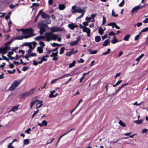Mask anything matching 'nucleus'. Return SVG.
<instances>
[{"instance_id":"30","label":"nucleus","mask_w":148,"mask_h":148,"mask_svg":"<svg viewBox=\"0 0 148 148\" xmlns=\"http://www.w3.org/2000/svg\"><path fill=\"white\" fill-rule=\"evenodd\" d=\"M73 54H74V53H73V51H70L67 52L66 53V55L70 57L71 55Z\"/></svg>"},{"instance_id":"1","label":"nucleus","mask_w":148,"mask_h":148,"mask_svg":"<svg viewBox=\"0 0 148 148\" xmlns=\"http://www.w3.org/2000/svg\"><path fill=\"white\" fill-rule=\"evenodd\" d=\"M45 34L47 35V37H49V38L46 40L47 42H49L52 40H56L58 37V35L51 33V32H46L45 33Z\"/></svg>"},{"instance_id":"41","label":"nucleus","mask_w":148,"mask_h":148,"mask_svg":"<svg viewBox=\"0 0 148 148\" xmlns=\"http://www.w3.org/2000/svg\"><path fill=\"white\" fill-rule=\"evenodd\" d=\"M112 16L115 17H116L118 16V14H115V12L113 10H112Z\"/></svg>"},{"instance_id":"21","label":"nucleus","mask_w":148,"mask_h":148,"mask_svg":"<svg viewBox=\"0 0 148 148\" xmlns=\"http://www.w3.org/2000/svg\"><path fill=\"white\" fill-rule=\"evenodd\" d=\"M69 74L68 73V74H66L65 75H62V76H61L60 77H59L58 78H57V79L58 80H59L60 79H62L66 77H68L69 76Z\"/></svg>"},{"instance_id":"46","label":"nucleus","mask_w":148,"mask_h":148,"mask_svg":"<svg viewBox=\"0 0 148 148\" xmlns=\"http://www.w3.org/2000/svg\"><path fill=\"white\" fill-rule=\"evenodd\" d=\"M14 53V52L12 51H9L8 53V54H7V56H8L9 58L10 57V56L12 55Z\"/></svg>"},{"instance_id":"45","label":"nucleus","mask_w":148,"mask_h":148,"mask_svg":"<svg viewBox=\"0 0 148 148\" xmlns=\"http://www.w3.org/2000/svg\"><path fill=\"white\" fill-rule=\"evenodd\" d=\"M13 41H14V39H12L10 41H8V42H6V43H5V45H9V44H11V43H12V42H13Z\"/></svg>"},{"instance_id":"6","label":"nucleus","mask_w":148,"mask_h":148,"mask_svg":"<svg viewBox=\"0 0 148 148\" xmlns=\"http://www.w3.org/2000/svg\"><path fill=\"white\" fill-rule=\"evenodd\" d=\"M50 29L51 31L49 32H51V33H53L55 32L60 31L62 30V29L61 28L56 26H53L51 27L50 28Z\"/></svg>"},{"instance_id":"57","label":"nucleus","mask_w":148,"mask_h":148,"mask_svg":"<svg viewBox=\"0 0 148 148\" xmlns=\"http://www.w3.org/2000/svg\"><path fill=\"white\" fill-rule=\"evenodd\" d=\"M30 58L29 57V56L27 55H26L25 56H23V58H25L27 59V60L28 61L29 60L28 58Z\"/></svg>"},{"instance_id":"52","label":"nucleus","mask_w":148,"mask_h":148,"mask_svg":"<svg viewBox=\"0 0 148 148\" xmlns=\"http://www.w3.org/2000/svg\"><path fill=\"white\" fill-rule=\"evenodd\" d=\"M33 64L34 65L37 66L38 64V62L36 61L35 60H33Z\"/></svg>"},{"instance_id":"54","label":"nucleus","mask_w":148,"mask_h":148,"mask_svg":"<svg viewBox=\"0 0 148 148\" xmlns=\"http://www.w3.org/2000/svg\"><path fill=\"white\" fill-rule=\"evenodd\" d=\"M41 36V40H44L46 38V39H47L48 37H47V35L45 34V33L44 34V36Z\"/></svg>"},{"instance_id":"38","label":"nucleus","mask_w":148,"mask_h":148,"mask_svg":"<svg viewBox=\"0 0 148 148\" xmlns=\"http://www.w3.org/2000/svg\"><path fill=\"white\" fill-rule=\"evenodd\" d=\"M110 48H108L107 49V51L105 52L102 54V55H106L108 54L110 51Z\"/></svg>"},{"instance_id":"10","label":"nucleus","mask_w":148,"mask_h":148,"mask_svg":"<svg viewBox=\"0 0 148 148\" xmlns=\"http://www.w3.org/2000/svg\"><path fill=\"white\" fill-rule=\"evenodd\" d=\"M68 27L71 30H73L75 28L78 27V26L76 25H75L73 23L69 24L68 25Z\"/></svg>"},{"instance_id":"50","label":"nucleus","mask_w":148,"mask_h":148,"mask_svg":"<svg viewBox=\"0 0 148 148\" xmlns=\"http://www.w3.org/2000/svg\"><path fill=\"white\" fill-rule=\"evenodd\" d=\"M108 35L110 36H112L115 35H116V34L114 33L113 32L111 31L109 33Z\"/></svg>"},{"instance_id":"61","label":"nucleus","mask_w":148,"mask_h":148,"mask_svg":"<svg viewBox=\"0 0 148 148\" xmlns=\"http://www.w3.org/2000/svg\"><path fill=\"white\" fill-rule=\"evenodd\" d=\"M143 22L144 23H148V18H146L143 21Z\"/></svg>"},{"instance_id":"59","label":"nucleus","mask_w":148,"mask_h":148,"mask_svg":"<svg viewBox=\"0 0 148 148\" xmlns=\"http://www.w3.org/2000/svg\"><path fill=\"white\" fill-rule=\"evenodd\" d=\"M41 36H38L37 37H36L35 38V39L36 40H41Z\"/></svg>"},{"instance_id":"28","label":"nucleus","mask_w":148,"mask_h":148,"mask_svg":"<svg viewBox=\"0 0 148 148\" xmlns=\"http://www.w3.org/2000/svg\"><path fill=\"white\" fill-rule=\"evenodd\" d=\"M29 139H25L23 140V143L25 145H27L29 144Z\"/></svg>"},{"instance_id":"32","label":"nucleus","mask_w":148,"mask_h":148,"mask_svg":"<svg viewBox=\"0 0 148 148\" xmlns=\"http://www.w3.org/2000/svg\"><path fill=\"white\" fill-rule=\"evenodd\" d=\"M27 55L29 56V57H31L32 56H37V54L35 53H32L27 54Z\"/></svg>"},{"instance_id":"36","label":"nucleus","mask_w":148,"mask_h":148,"mask_svg":"<svg viewBox=\"0 0 148 148\" xmlns=\"http://www.w3.org/2000/svg\"><path fill=\"white\" fill-rule=\"evenodd\" d=\"M99 33L100 35H102L103 33V29H102V28L101 27H99Z\"/></svg>"},{"instance_id":"19","label":"nucleus","mask_w":148,"mask_h":148,"mask_svg":"<svg viewBox=\"0 0 148 148\" xmlns=\"http://www.w3.org/2000/svg\"><path fill=\"white\" fill-rule=\"evenodd\" d=\"M37 51L38 52L40 53H41L43 52L42 48L41 47H37Z\"/></svg>"},{"instance_id":"27","label":"nucleus","mask_w":148,"mask_h":148,"mask_svg":"<svg viewBox=\"0 0 148 148\" xmlns=\"http://www.w3.org/2000/svg\"><path fill=\"white\" fill-rule=\"evenodd\" d=\"M76 62L75 60H73L72 63L71 64H69V68H71L73 66H74Z\"/></svg>"},{"instance_id":"11","label":"nucleus","mask_w":148,"mask_h":148,"mask_svg":"<svg viewBox=\"0 0 148 148\" xmlns=\"http://www.w3.org/2000/svg\"><path fill=\"white\" fill-rule=\"evenodd\" d=\"M41 16L43 19H45L46 18L49 19L50 18V16L49 15L43 12H42Z\"/></svg>"},{"instance_id":"42","label":"nucleus","mask_w":148,"mask_h":148,"mask_svg":"<svg viewBox=\"0 0 148 148\" xmlns=\"http://www.w3.org/2000/svg\"><path fill=\"white\" fill-rule=\"evenodd\" d=\"M38 101L39 100L38 99L34 100V99H33L32 100L31 103L34 105L35 104H36L37 102H38Z\"/></svg>"},{"instance_id":"63","label":"nucleus","mask_w":148,"mask_h":148,"mask_svg":"<svg viewBox=\"0 0 148 148\" xmlns=\"http://www.w3.org/2000/svg\"><path fill=\"white\" fill-rule=\"evenodd\" d=\"M107 37V34H105L104 36H102V38L103 40H104L105 38Z\"/></svg>"},{"instance_id":"56","label":"nucleus","mask_w":148,"mask_h":148,"mask_svg":"<svg viewBox=\"0 0 148 148\" xmlns=\"http://www.w3.org/2000/svg\"><path fill=\"white\" fill-rule=\"evenodd\" d=\"M2 56L4 59L6 60L8 62L9 61V59L7 57L3 56V55Z\"/></svg>"},{"instance_id":"34","label":"nucleus","mask_w":148,"mask_h":148,"mask_svg":"<svg viewBox=\"0 0 148 148\" xmlns=\"http://www.w3.org/2000/svg\"><path fill=\"white\" fill-rule=\"evenodd\" d=\"M78 43V42H77V41H76V40L70 43V45L71 46H73L75 45H76V44Z\"/></svg>"},{"instance_id":"13","label":"nucleus","mask_w":148,"mask_h":148,"mask_svg":"<svg viewBox=\"0 0 148 148\" xmlns=\"http://www.w3.org/2000/svg\"><path fill=\"white\" fill-rule=\"evenodd\" d=\"M65 8L64 4H60L58 5V8L60 10H64Z\"/></svg>"},{"instance_id":"49","label":"nucleus","mask_w":148,"mask_h":148,"mask_svg":"<svg viewBox=\"0 0 148 148\" xmlns=\"http://www.w3.org/2000/svg\"><path fill=\"white\" fill-rule=\"evenodd\" d=\"M29 68V67L25 66L23 68L22 71H25L27 70Z\"/></svg>"},{"instance_id":"8","label":"nucleus","mask_w":148,"mask_h":148,"mask_svg":"<svg viewBox=\"0 0 148 148\" xmlns=\"http://www.w3.org/2000/svg\"><path fill=\"white\" fill-rule=\"evenodd\" d=\"M83 32L86 33L87 34V36L88 37H90V30L89 28L85 27L84 28H83Z\"/></svg>"},{"instance_id":"4","label":"nucleus","mask_w":148,"mask_h":148,"mask_svg":"<svg viewBox=\"0 0 148 148\" xmlns=\"http://www.w3.org/2000/svg\"><path fill=\"white\" fill-rule=\"evenodd\" d=\"M27 34L28 35H25L24 36H17L16 37L14 38V39L15 40H22L23 38L27 39L35 35V34Z\"/></svg>"},{"instance_id":"22","label":"nucleus","mask_w":148,"mask_h":148,"mask_svg":"<svg viewBox=\"0 0 148 148\" xmlns=\"http://www.w3.org/2000/svg\"><path fill=\"white\" fill-rule=\"evenodd\" d=\"M130 37V34H127L124 37V38H123V40L126 41H128L129 40Z\"/></svg>"},{"instance_id":"5","label":"nucleus","mask_w":148,"mask_h":148,"mask_svg":"<svg viewBox=\"0 0 148 148\" xmlns=\"http://www.w3.org/2000/svg\"><path fill=\"white\" fill-rule=\"evenodd\" d=\"M143 6L138 5L133 8L132 10L131 14L132 16L135 12H137L138 10L142 8Z\"/></svg>"},{"instance_id":"48","label":"nucleus","mask_w":148,"mask_h":148,"mask_svg":"<svg viewBox=\"0 0 148 148\" xmlns=\"http://www.w3.org/2000/svg\"><path fill=\"white\" fill-rule=\"evenodd\" d=\"M30 44V43L28 42H25L23 43L21 45L22 47H24L25 46H29V44Z\"/></svg>"},{"instance_id":"39","label":"nucleus","mask_w":148,"mask_h":148,"mask_svg":"<svg viewBox=\"0 0 148 148\" xmlns=\"http://www.w3.org/2000/svg\"><path fill=\"white\" fill-rule=\"evenodd\" d=\"M56 92V90H54L53 91H50V94H49V97L50 98H51V96H52L53 95V94L55 93Z\"/></svg>"},{"instance_id":"35","label":"nucleus","mask_w":148,"mask_h":148,"mask_svg":"<svg viewBox=\"0 0 148 148\" xmlns=\"http://www.w3.org/2000/svg\"><path fill=\"white\" fill-rule=\"evenodd\" d=\"M85 10H84L83 12H82V13H81L82 14L80 16L77 17L76 18V20H77L78 19H80L83 16L84 14V12H85Z\"/></svg>"},{"instance_id":"60","label":"nucleus","mask_w":148,"mask_h":148,"mask_svg":"<svg viewBox=\"0 0 148 148\" xmlns=\"http://www.w3.org/2000/svg\"><path fill=\"white\" fill-rule=\"evenodd\" d=\"M31 129L30 128H28L27 130H26L25 132L27 133L28 134H29L30 133L29 131H31Z\"/></svg>"},{"instance_id":"9","label":"nucleus","mask_w":148,"mask_h":148,"mask_svg":"<svg viewBox=\"0 0 148 148\" xmlns=\"http://www.w3.org/2000/svg\"><path fill=\"white\" fill-rule=\"evenodd\" d=\"M83 11L82 9H81L80 7H78L77 9H75L74 10H73L72 11V13H82V12Z\"/></svg>"},{"instance_id":"51","label":"nucleus","mask_w":148,"mask_h":148,"mask_svg":"<svg viewBox=\"0 0 148 148\" xmlns=\"http://www.w3.org/2000/svg\"><path fill=\"white\" fill-rule=\"evenodd\" d=\"M148 31V27H146L141 30V32H147Z\"/></svg>"},{"instance_id":"24","label":"nucleus","mask_w":148,"mask_h":148,"mask_svg":"<svg viewBox=\"0 0 148 148\" xmlns=\"http://www.w3.org/2000/svg\"><path fill=\"white\" fill-rule=\"evenodd\" d=\"M119 42L118 40L116 38L115 36H114L113 37V39L111 41V42L113 44H115Z\"/></svg>"},{"instance_id":"25","label":"nucleus","mask_w":148,"mask_h":148,"mask_svg":"<svg viewBox=\"0 0 148 148\" xmlns=\"http://www.w3.org/2000/svg\"><path fill=\"white\" fill-rule=\"evenodd\" d=\"M19 105L13 107L11 110V111L14 112L16 110H18V108Z\"/></svg>"},{"instance_id":"17","label":"nucleus","mask_w":148,"mask_h":148,"mask_svg":"<svg viewBox=\"0 0 148 148\" xmlns=\"http://www.w3.org/2000/svg\"><path fill=\"white\" fill-rule=\"evenodd\" d=\"M51 23V21L49 19L45 20L43 21L42 22V23H45V24H48L50 23Z\"/></svg>"},{"instance_id":"53","label":"nucleus","mask_w":148,"mask_h":148,"mask_svg":"<svg viewBox=\"0 0 148 148\" xmlns=\"http://www.w3.org/2000/svg\"><path fill=\"white\" fill-rule=\"evenodd\" d=\"M103 20L102 21V25H104L106 22V17H104V16H103Z\"/></svg>"},{"instance_id":"40","label":"nucleus","mask_w":148,"mask_h":148,"mask_svg":"<svg viewBox=\"0 0 148 148\" xmlns=\"http://www.w3.org/2000/svg\"><path fill=\"white\" fill-rule=\"evenodd\" d=\"M39 112V110L38 109H37L36 111H34L32 116V118H33L35 116V115Z\"/></svg>"},{"instance_id":"62","label":"nucleus","mask_w":148,"mask_h":148,"mask_svg":"<svg viewBox=\"0 0 148 148\" xmlns=\"http://www.w3.org/2000/svg\"><path fill=\"white\" fill-rule=\"evenodd\" d=\"M9 7L10 9H12L15 7V6L14 5H13V4H11L9 5Z\"/></svg>"},{"instance_id":"43","label":"nucleus","mask_w":148,"mask_h":148,"mask_svg":"<svg viewBox=\"0 0 148 148\" xmlns=\"http://www.w3.org/2000/svg\"><path fill=\"white\" fill-rule=\"evenodd\" d=\"M42 123L43 124V126H46L47 124V122L45 120H43L42 122Z\"/></svg>"},{"instance_id":"3","label":"nucleus","mask_w":148,"mask_h":148,"mask_svg":"<svg viewBox=\"0 0 148 148\" xmlns=\"http://www.w3.org/2000/svg\"><path fill=\"white\" fill-rule=\"evenodd\" d=\"M20 82L18 80H15L12 83L11 86L8 88V91L14 90L20 84Z\"/></svg>"},{"instance_id":"26","label":"nucleus","mask_w":148,"mask_h":148,"mask_svg":"<svg viewBox=\"0 0 148 148\" xmlns=\"http://www.w3.org/2000/svg\"><path fill=\"white\" fill-rule=\"evenodd\" d=\"M116 23L114 22L110 23L108 24V26H112V28H114L115 27Z\"/></svg>"},{"instance_id":"29","label":"nucleus","mask_w":148,"mask_h":148,"mask_svg":"<svg viewBox=\"0 0 148 148\" xmlns=\"http://www.w3.org/2000/svg\"><path fill=\"white\" fill-rule=\"evenodd\" d=\"M58 51H57L56 53H53L52 54L50 55V57H57L58 55Z\"/></svg>"},{"instance_id":"20","label":"nucleus","mask_w":148,"mask_h":148,"mask_svg":"<svg viewBox=\"0 0 148 148\" xmlns=\"http://www.w3.org/2000/svg\"><path fill=\"white\" fill-rule=\"evenodd\" d=\"M46 31V30L45 27L42 28L41 29H40L39 33L40 35H42L43 33Z\"/></svg>"},{"instance_id":"37","label":"nucleus","mask_w":148,"mask_h":148,"mask_svg":"<svg viewBox=\"0 0 148 148\" xmlns=\"http://www.w3.org/2000/svg\"><path fill=\"white\" fill-rule=\"evenodd\" d=\"M144 56V54L143 53L139 57H138L136 59V61H137L138 62L139 61L140 59H141L142 57H143Z\"/></svg>"},{"instance_id":"7","label":"nucleus","mask_w":148,"mask_h":148,"mask_svg":"<svg viewBox=\"0 0 148 148\" xmlns=\"http://www.w3.org/2000/svg\"><path fill=\"white\" fill-rule=\"evenodd\" d=\"M35 89V88H33L31 89L29 91L24 92L26 97L32 94Z\"/></svg>"},{"instance_id":"64","label":"nucleus","mask_w":148,"mask_h":148,"mask_svg":"<svg viewBox=\"0 0 148 148\" xmlns=\"http://www.w3.org/2000/svg\"><path fill=\"white\" fill-rule=\"evenodd\" d=\"M14 66V65L12 63L10 64H9V67H10V68L11 69L13 68Z\"/></svg>"},{"instance_id":"58","label":"nucleus","mask_w":148,"mask_h":148,"mask_svg":"<svg viewBox=\"0 0 148 148\" xmlns=\"http://www.w3.org/2000/svg\"><path fill=\"white\" fill-rule=\"evenodd\" d=\"M26 97L25 93H23L21 94L20 96L21 98L23 99L25 97Z\"/></svg>"},{"instance_id":"2","label":"nucleus","mask_w":148,"mask_h":148,"mask_svg":"<svg viewBox=\"0 0 148 148\" xmlns=\"http://www.w3.org/2000/svg\"><path fill=\"white\" fill-rule=\"evenodd\" d=\"M18 31H21L22 32V34H32L34 33V30L32 28H28L26 29L21 28L20 29H17Z\"/></svg>"},{"instance_id":"33","label":"nucleus","mask_w":148,"mask_h":148,"mask_svg":"<svg viewBox=\"0 0 148 148\" xmlns=\"http://www.w3.org/2000/svg\"><path fill=\"white\" fill-rule=\"evenodd\" d=\"M65 48L64 47H62L60 49V51L59 53L60 54H62L64 51Z\"/></svg>"},{"instance_id":"14","label":"nucleus","mask_w":148,"mask_h":148,"mask_svg":"<svg viewBox=\"0 0 148 148\" xmlns=\"http://www.w3.org/2000/svg\"><path fill=\"white\" fill-rule=\"evenodd\" d=\"M11 50L10 48L8 46H5L4 47L0 48V51H3V50Z\"/></svg>"},{"instance_id":"16","label":"nucleus","mask_w":148,"mask_h":148,"mask_svg":"<svg viewBox=\"0 0 148 148\" xmlns=\"http://www.w3.org/2000/svg\"><path fill=\"white\" fill-rule=\"evenodd\" d=\"M42 10H40V11H39L38 13V14H37V16H36V17L35 20V21H34V23H35V22H36V21H37V20H38V18L40 14L41 13H42Z\"/></svg>"},{"instance_id":"47","label":"nucleus","mask_w":148,"mask_h":148,"mask_svg":"<svg viewBox=\"0 0 148 148\" xmlns=\"http://www.w3.org/2000/svg\"><path fill=\"white\" fill-rule=\"evenodd\" d=\"M124 1L123 0L122 2L119 4V7H122L124 4Z\"/></svg>"},{"instance_id":"12","label":"nucleus","mask_w":148,"mask_h":148,"mask_svg":"<svg viewBox=\"0 0 148 148\" xmlns=\"http://www.w3.org/2000/svg\"><path fill=\"white\" fill-rule=\"evenodd\" d=\"M110 41L109 39H107L104 41L103 45L104 47H105L107 45H110Z\"/></svg>"},{"instance_id":"31","label":"nucleus","mask_w":148,"mask_h":148,"mask_svg":"<svg viewBox=\"0 0 148 148\" xmlns=\"http://www.w3.org/2000/svg\"><path fill=\"white\" fill-rule=\"evenodd\" d=\"M119 123L121 126L123 127H125L126 126L125 123L123 122L121 120L119 121Z\"/></svg>"},{"instance_id":"15","label":"nucleus","mask_w":148,"mask_h":148,"mask_svg":"<svg viewBox=\"0 0 148 148\" xmlns=\"http://www.w3.org/2000/svg\"><path fill=\"white\" fill-rule=\"evenodd\" d=\"M88 51L91 54H96L97 52V51H93L90 49H89L88 50Z\"/></svg>"},{"instance_id":"55","label":"nucleus","mask_w":148,"mask_h":148,"mask_svg":"<svg viewBox=\"0 0 148 148\" xmlns=\"http://www.w3.org/2000/svg\"><path fill=\"white\" fill-rule=\"evenodd\" d=\"M39 44L42 47H44L45 46L44 43L42 41L40 42Z\"/></svg>"},{"instance_id":"23","label":"nucleus","mask_w":148,"mask_h":148,"mask_svg":"<svg viewBox=\"0 0 148 148\" xmlns=\"http://www.w3.org/2000/svg\"><path fill=\"white\" fill-rule=\"evenodd\" d=\"M95 41L96 42H99L101 40V37L99 36H97L95 37Z\"/></svg>"},{"instance_id":"18","label":"nucleus","mask_w":148,"mask_h":148,"mask_svg":"<svg viewBox=\"0 0 148 148\" xmlns=\"http://www.w3.org/2000/svg\"><path fill=\"white\" fill-rule=\"evenodd\" d=\"M143 120H141V119H140L139 120H136V121H134V122L137 124L138 125V124H141L142 123H143Z\"/></svg>"},{"instance_id":"44","label":"nucleus","mask_w":148,"mask_h":148,"mask_svg":"<svg viewBox=\"0 0 148 148\" xmlns=\"http://www.w3.org/2000/svg\"><path fill=\"white\" fill-rule=\"evenodd\" d=\"M16 70L15 69H13L12 71H11L10 70H8V72L10 74H12L14 73Z\"/></svg>"}]
</instances>
